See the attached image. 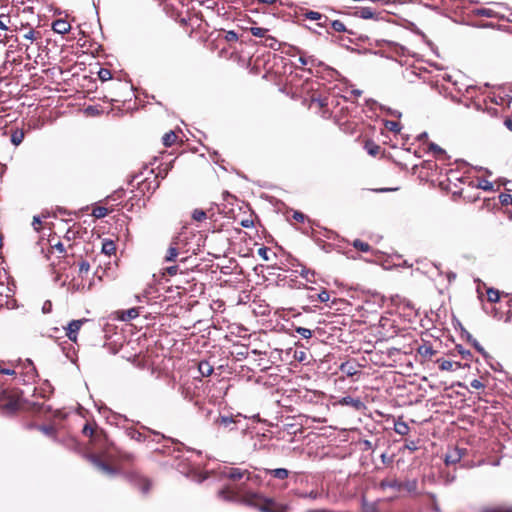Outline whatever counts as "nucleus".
<instances>
[{"instance_id": "f257e3e1", "label": "nucleus", "mask_w": 512, "mask_h": 512, "mask_svg": "<svg viewBox=\"0 0 512 512\" xmlns=\"http://www.w3.org/2000/svg\"><path fill=\"white\" fill-rule=\"evenodd\" d=\"M84 436L88 437L94 452L92 454L102 455L107 460L122 459L132 461L134 455L122 451L109 439L107 433L99 428L94 421H87L82 428Z\"/></svg>"}, {"instance_id": "f03ea898", "label": "nucleus", "mask_w": 512, "mask_h": 512, "mask_svg": "<svg viewBox=\"0 0 512 512\" xmlns=\"http://www.w3.org/2000/svg\"><path fill=\"white\" fill-rule=\"evenodd\" d=\"M219 498L229 501L237 502L246 506H250L261 511L264 495L254 491H246L245 488L239 487L234 489L231 485L224 486L218 491Z\"/></svg>"}, {"instance_id": "7ed1b4c3", "label": "nucleus", "mask_w": 512, "mask_h": 512, "mask_svg": "<svg viewBox=\"0 0 512 512\" xmlns=\"http://www.w3.org/2000/svg\"><path fill=\"white\" fill-rule=\"evenodd\" d=\"M30 407L22 398V391L16 388L0 390V412L6 415L17 411L28 410Z\"/></svg>"}, {"instance_id": "20e7f679", "label": "nucleus", "mask_w": 512, "mask_h": 512, "mask_svg": "<svg viewBox=\"0 0 512 512\" xmlns=\"http://www.w3.org/2000/svg\"><path fill=\"white\" fill-rule=\"evenodd\" d=\"M222 476L236 484L232 486L234 489L244 488L245 484L249 481L258 483L260 479L259 476L252 474L249 470L239 467H225L222 471Z\"/></svg>"}, {"instance_id": "39448f33", "label": "nucleus", "mask_w": 512, "mask_h": 512, "mask_svg": "<svg viewBox=\"0 0 512 512\" xmlns=\"http://www.w3.org/2000/svg\"><path fill=\"white\" fill-rule=\"evenodd\" d=\"M190 250L186 233H179L172 239L164 260L166 262H177L180 256L183 257V255L188 254Z\"/></svg>"}, {"instance_id": "423d86ee", "label": "nucleus", "mask_w": 512, "mask_h": 512, "mask_svg": "<svg viewBox=\"0 0 512 512\" xmlns=\"http://www.w3.org/2000/svg\"><path fill=\"white\" fill-rule=\"evenodd\" d=\"M140 177H141V175L134 176L133 180L130 182V184L134 187L135 185L133 183L136 181V187H137L138 194H136L134 197H138V196L144 197L147 194L151 195L156 191V189L159 188V186H160L159 176L157 174H155L153 172V170L149 171L148 176H146L142 179H140Z\"/></svg>"}, {"instance_id": "0eeeda50", "label": "nucleus", "mask_w": 512, "mask_h": 512, "mask_svg": "<svg viewBox=\"0 0 512 512\" xmlns=\"http://www.w3.org/2000/svg\"><path fill=\"white\" fill-rule=\"evenodd\" d=\"M290 506L286 503L278 502L275 498L264 496L260 512H289Z\"/></svg>"}, {"instance_id": "6e6552de", "label": "nucleus", "mask_w": 512, "mask_h": 512, "mask_svg": "<svg viewBox=\"0 0 512 512\" xmlns=\"http://www.w3.org/2000/svg\"><path fill=\"white\" fill-rule=\"evenodd\" d=\"M127 477L130 483L139 488L143 494H147L150 491L152 483L147 477L138 472H130Z\"/></svg>"}, {"instance_id": "1a4fd4ad", "label": "nucleus", "mask_w": 512, "mask_h": 512, "mask_svg": "<svg viewBox=\"0 0 512 512\" xmlns=\"http://www.w3.org/2000/svg\"><path fill=\"white\" fill-rule=\"evenodd\" d=\"M299 16H302L304 19L316 21L317 25L320 27H327L329 18L317 11L309 10L307 8H300Z\"/></svg>"}, {"instance_id": "9d476101", "label": "nucleus", "mask_w": 512, "mask_h": 512, "mask_svg": "<svg viewBox=\"0 0 512 512\" xmlns=\"http://www.w3.org/2000/svg\"><path fill=\"white\" fill-rule=\"evenodd\" d=\"M88 322V319L82 318L78 320H72L68 323L66 327H64L65 335L67 338L73 342L76 343L78 339V332L82 328V326Z\"/></svg>"}, {"instance_id": "9b49d317", "label": "nucleus", "mask_w": 512, "mask_h": 512, "mask_svg": "<svg viewBox=\"0 0 512 512\" xmlns=\"http://www.w3.org/2000/svg\"><path fill=\"white\" fill-rule=\"evenodd\" d=\"M88 460L99 470L107 474H113L115 472L114 468L107 463V459H105L102 455L97 454H89Z\"/></svg>"}, {"instance_id": "f8f14e48", "label": "nucleus", "mask_w": 512, "mask_h": 512, "mask_svg": "<svg viewBox=\"0 0 512 512\" xmlns=\"http://www.w3.org/2000/svg\"><path fill=\"white\" fill-rule=\"evenodd\" d=\"M190 259L189 256H183L178 258V264L167 266L163 269V276H175L178 272L183 273L185 270H188L189 267L186 266V262Z\"/></svg>"}, {"instance_id": "ddd939ff", "label": "nucleus", "mask_w": 512, "mask_h": 512, "mask_svg": "<svg viewBox=\"0 0 512 512\" xmlns=\"http://www.w3.org/2000/svg\"><path fill=\"white\" fill-rule=\"evenodd\" d=\"M215 215H216L215 207L211 205L207 209H202V208L194 209L191 214V218L195 222H203L207 219H211V220L214 219Z\"/></svg>"}, {"instance_id": "4468645a", "label": "nucleus", "mask_w": 512, "mask_h": 512, "mask_svg": "<svg viewBox=\"0 0 512 512\" xmlns=\"http://www.w3.org/2000/svg\"><path fill=\"white\" fill-rule=\"evenodd\" d=\"M140 309V307H133L126 310H119L116 312L117 318L121 321H131L139 316Z\"/></svg>"}, {"instance_id": "2eb2a0df", "label": "nucleus", "mask_w": 512, "mask_h": 512, "mask_svg": "<svg viewBox=\"0 0 512 512\" xmlns=\"http://www.w3.org/2000/svg\"><path fill=\"white\" fill-rule=\"evenodd\" d=\"M339 404L343 406H350L356 411H360L365 408V404L361 401L360 398H353L351 396L342 397L339 400Z\"/></svg>"}, {"instance_id": "dca6fc26", "label": "nucleus", "mask_w": 512, "mask_h": 512, "mask_svg": "<svg viewBox=\"0 0 512 512\" xmlns=\"http://www.w3.org/2000/svg\"><path fill=\"white\" fill-rule=\"evenodd\" d=\"M328 106V99L321 98L316 94H313L310 98L309 108H316L318 111L323 114L326 112V108Z\"/></svg>"}, {"instance_id": "f3484780", "label": "nucleus", "mask_w": 512, "mask_h": 512, "mask_svg": "<svg viewBox=\"0 0 512 512\" xmlns=\"http://www.w3.org/2000/svg\"><path fill=\"white\" fill-rule=\"evenodd\" d=\"M264 473L266 475H270L271 477H273L274 479H277V480H286L291 474V472L286 468H276V469L265 468Z\"/></svg>"}, {"instance_id": "a211bd4d", "label": "nucleus", "mask_w": 512, "mask_h": 512, "mask_svg": "<svg viewBox=\"0 0 512 512\" xmlns=\"http://www.w3.org/2000/svg\"><path fill=\"white\" fill-rule=\"evenodd\" d=\"M214 424L220 429H230L232 430V425L236 424V420L232 416L220 415L214 421Z\"/></svg>"}, {"instance_id": "6ab92c4d", "label": "nucleus", "mask_w": 512, "mask_h": 512, "mask_svg": "<svg viewBox=\"0 0 512 512\" xmlns=\"http://www.w3.org/2000/svg\"><path fill=\"white\" fill-rule=\"evenodd\" d=\"M82 233V226L79 223H74L69 227L64 235V239L68 242H72L79 238Z\"/></svg>"}, {"instance_id": "aec40b11", "label": "nucleus", "mask_w": 512, "mask_h": 512, "mask_svg": "<svg viewBox=\"0 0 512 512\" xmlns=\"http://www.w3.org/2000/svg\"><path fill=\"white\" fill-rule=\"evenodd\" d=\"M53 31L59 34H65L71 29V25L63 19H58L52 24Z\"/></svg>"}, {"instance_id": "412c9836", "label": "nucleus", "mask_w": 512, "mask_h": 512, "mask_svg": "<svg viewBox=\"0 0 512 512\" xmlns=\"http://www.w3.org/2000/svg\"><path fill=\"white\" fill-rule=\"evenodd\" d=\"M469 185L475 186L476 188L482 189L484 191H494V185L492 182L486 179H476L469 181Z\"/></svg>"}, {"instance_id": "4be33fe9", "label": "nucleus", "mask_w": 512, "mask_h": 512, "mask_svg": "<svg viewBox=\"0 0 512 512\" xmlns=\"http://www.w3.org/2000/svg\"><path fill=\"white\" fill-rule=\"evenodd\" d=\"M453 86H454V89L459 93V94H463V91L467 94V99H471L473 97V93L475 92L476 90V87L474 85H463V86H459L458 82L457 81H454L453 82Z\"/></svg>"}, {"instance_id": "5701e85b", "label": "nucleus", "mask_w": 512, "mask_h": 512, "mask_svg": "<svg viewBox=\"0 0 512 512\" xmlns=\"http://www.w3.org/2000/svg\"><path fill=\"white\" fill-rule=\"evenodd\" d=\"M431 183L439 187L443 192L448 190V177L447 174L442 175V171L438 177L431 179Z\"/></svg>"}, {"instance_id": "b1692460", "label": "nucleus", "mask_w": 512, "mask_h": 512, "mask_svg": "<svg viewBox=\"0 0 512 512\" xmlns=\"http://www.w3.org/2000/svg\"><path fill=\"white\" fill-rule=\"evenodd\" d=\"M418 488V482L416 479L406 480L404 482H400V491L406 490L409 493H416Z\"/></svg>"}, {"instance_id": "393cba45", "label": "nucleus", "mask_w": 512, "mask_h": 512, "mask_svg": "<svg viewBox=\"0 0 512 512\" xmlns=\"http://www.w3.org/2000/svg\"><path fill=\"white\" fill-rule=\"evenodd\" d=\"M312 294L309 295V298L312 300L317 299L321 303H326L330 300V293L323 289L320 292H317L315 290H312Z\"/></svg>"}, {"instance_id": "a878e982", "label": "nucleus", "mask_w": 512, "mask_h": 512, "mask_svg": "<svg viewBox=\"0 0 512 512\" xmlns=\"http://www.w3.org/2000/svg\"><path fill=\"white\" fill-rule=\"evenodd\" d=\"M101 250L107 256H111L112 254H115V252H116V244L112 240L105 239L102 242V249Z\"/></svg>"}, {"instance_id": "bb28decb", "label": "nucleus", "mask_w": 512, "mask_h": 512, "mask_svg": "<svg viewBox=\"0 0 512 512\" xmlns=\"http://www.w3.org/2000/svg\"><path fill=\"white\" fill-rule=\"evenodd\" d=\"M394 430L397 434L404 436L409 433L410 428L406 422L402 421L401 419H398L397 421H395Z\"/></svg>"}, {"instance_id": "cd10ccee", "label": "nucleus", "mask_w": 512, "mask_h": 512, "mask_svg": "<svg viewBox=\"0 0 512 512\" xmlns=\"http://www.w3.org/2000/svg\"><path fill=\"white\" fill-rule=\"evenodd\" d=\"M0 374H5V375H15L16 372H15V369H14V364L12 362H5L3 360H0Z\"/></svg>"}, {"instance_id": "c85d7f7f", "label": "nucleus", "mask_w": 512, "mask_h": 512, "mask_svg": "<svg viewBox=\"0 0 512 512\" xmlns=\"http://www.w3.org/2000/svg\"><path fill=\"white\" fill-rule=\"evenodd\" d=\"M24 137H25V132L23 129H15L11 133V142L15 146H18L23 142Z\"/></svg>"}, {"instance_id": "c756f323", "label": "nucleus", "mask_w": 512, "mask_h": 512, "mask_svg": "<svg viewBox=\"0 0 512 512\" xmlns=\"http://www.w3.org/2000/svg\"><path fill=\"white\" fill-rule=\"evenodd\" d=\"M177 139L178 135L174 131H169L165 133L164 136L162 137L163 145L166 147H170L176 143Z\"/></svg>"}, {"instance_id": "7c9ffc66", "label": "nucleus", "mask_w": 512, "mask_h": 512, "mask_svg": "<svg viewBox=\"0 0 512 512\" xmlns=\"http://www.w3.org/2000/svg\"><path fill=\"white\" fill-rule=\"evenodd\" d=\"M198 370L203 377H208L213 373V367L207 361H201Z\"/></svg>"}, {"instance_id": "2f4dec72", "label": "nucleus", "mask_w": 512, "mask_h": 512, "mask_svg": "<svg viewBox=\"0 0 512 512\" xmlns=\"http://www.w3.org/2000/svg\"><path fill=\"white\" fill-rule=\"evenodd\" d=\"M352 246L355 249H357L358 251H361V252H364V253H367V252L372 250V247L367 242H364V241H362L360 239H355L352 242Z\"/></svg>"}, {"instance_id": "473e14b6", "label": "nucleus", "mask_w": 512, "mask_h": 512, "mask_svg": "<svg viewBox=\"0 0 512 512\" xmlns=\"http://www.w3.org/2000/svg\"><path fill=\"white\" fill-rule=\"evenodd\" d=\"M380 487H390L400 491V482L397 479H383L380 483Z\"/></svg>"}, {"instance_id": "72a5a7b5", "label": "nucleus", "mask_w": 512, "mask_h": 512, "mask_svg": "<svg viewBox=\"0 0 512 512\" xmlns=\"http://www.w3.org/2000/svg\"><path fill=\"white\" fill-rule=\"evenodd\" d=\"M109 214V210L106 207L103 206H96L92 210V216H94L97 219L104 218Z\"/></svg>"}, {"instance_id": "f704fd0d", "label": "nucleus", "mask_w": 512, "mask_h": 512, "mask_svg": "<svg viewBox=\"0 0 512 512\" xmlns=\"http://www.w3.org/2000/svg\"><path fill=\"white\" fill-rule=\"evenodd\" d=\"M488 301L491 303H496L500 299V292L494 288H487L486 290Z\"/></svg>"}, {"instance_id": "c9c22d12", "label": "nucleus", "mask_w": 512, "mask_h": 512, "mask_svg": "<svg viewBox=\"0 0 512 512\" xmlns=\"http://www.w3.org/2000/svg\"><path fill=\"white\" fill-rule=\"evenodd\" d=\"M328 25H330L331 28L335 32H344V31H346L345 24L342 21H340V20H330L329 19Z\"/></svg>"}, {"instance_id": "e433bc0d", "label": "nucleus", "mask_w": 512, "mask_h": 512, "mask_svg": "<svg viewBox=\"0 0 512 512\" xmlns=\"http://www.w3.org/2000/svg\"><path fill=\"white\" fill-rule=\"evenodd\" d=\"M263 44L274 50H278L280 47V43L272 36H266Z\"/></svg>"}, {"instance_id": "4c0bfd02", "label": "nucleus", "mask_w": 512, "mask_h": 512, "mask_svg": "<svg viewBox=\"0 0 512 512\" xmlns=\"http://www.w3.org/2000/svg\"><path fill=\"white\" fill-rule=\"evenodd\" d=\"M463 451L464 450H462L458 447H455L453 449V451L450 450V463H456V462L460 461V459L462 458V455H463Z\"/></svg>"}, {"instance_id": "58836bf2", "label": "nucleus", "mask_w": 512, "mask_h": 512, "mask_svg": "<svg viewBox=\"0 0 512 512\" xmlns=\"http://www.w3.org/2000/svg\"><path fill=\"white\" fill-rule=\"evenodd\" d=\"M475 14L477 16L487 17V18H493L496 17V12H494L491 9L488 8H478L475 10Z\"/></svg>"}, {"instance_id": "ea45409f", "label": "nucleus", "mask_w": 512, "mask_h": 512, "mask_svg": "<svg viewBox=\"0 0 512 512\" xmlns=\"http://www.w3.org/2000/svg\"><path fill=\"white\" fill-rule=\"evenodd\" d=\"M365 148L368 153L372 156H376L379 154L381 147L371 141L366 142Z\"/></svg>"}, {"instance_id": "a19ab883", "label": "nucleus", "mask_w": 512, "mask_h": 512, "mask_svg": "<svg viewBox=\"0 0 512 512\" xmlns=\"http://www.w3.org/2000/svg\"><path fill=\"white\" fill-rule=\"evenodd\" d=\"M53 239H49L50 247L52 250H56L59 254H61L63 257L66 255V250L60 241L56 243H52Z\"/></svg>"}, {"instance_id": "79ce46f5", "label": "nucleus", "mask_w": 512, "mask_h": 512, "mask_svg": "<svg viewBox=\"0 0 512 512\" xmlns=\"http://www.w3.org/2000/svg\"><path fill=\"white\" fill-rule=\"evenodd\" d=\"M141 354H142V351H139L138 353H135V354H129V355H124V357L127 359V360H130L132 361V363L140 366L141 365V362L143 360V358L141 357Z\"/></svg>"}, {"instance_id": "37998d69", "label": "nucleus", "mask_w": 512, "mask_h": 512, "mask_svg": "<svg viewBox=\"0 0 512 512\" xmlns=\"http://www.w3.org/2000/svg\"><path fill=\"white\" fill-rule=\"evenodd\" d=\"M24 39L30 41L31 43L34 42L37 39H40V32L34 31L33 29H30L28 32H26L23 35Z\"/></svg>"}, {"instance_id": "c03bdc74", "label": "nucleus", "mask_w": 512, "mask_h": 512, "mask_svg": "<svg viewBox=\"0 0 512 512\" xmlns=\"http://www.w3.org/2000/svg\"><path fill=\"white\" fill-rule=\"evenodd\" d=\"M39 430L50 437H54L56 435V429L52 425L39 426Z\"/></svg>"}, {"instance_id": "a18cd8bd", "label": "nucleus", "mask_w": 512, "mask_h": 512, "mask_svg": "<svg viewBox=\"0 0 512 512\" xmlns=\"http://www.w3.org/2000/svg\"><path fill=\"white\" fill-rule=\"evenodd\" d=\"M250 32L255 37H266L268 29L262 27H251Z\"/></svg>"}, {"instance_id": "49530a36", "label": "nucleus", "mask_w": 512, "mask_h": 512, "mask_svg": "<svg viewBox=\"0 0 512 512\" xmlns=\"http://www.w3.org/2000/svg\"><path fill=\"white\" fill-rule=\"evenodd\" d=\"M298 62L300 63V67H304L307 65H313L315 62V59L312 56H305L303 54L300 55Z\"/></svg>"}, {"instance_id": "de8ad7c7", "label": "nucleus", "mask_w": 512, "mask_h": 512, "mask_svg": "<svg viewBox=\"0 0 512 512\" xmlns=\"http://www.w3.org/2000/svg\"><path fill=\"white\" fill-rule=\"evenodd\" d=\"M98 76L99 79L104 82L112 78V73L109 69L101 68L98 72Z\"/></svg>"}, {"instance_id": "09e8293b", "label": "nucleus", "mask_w": 512, "mask_h": 512, "mask_svg": "<svg viewBox=\"0 0 512 512\" xmlns=\"http://www.w3.org/2000/svg\"><path fill=\"white\" fill-rule=\"evenodd\" d=\"M499 201L503 206L512 204V196L508 193H501L499 195Z\"/></svg>"}, {"instance_id": "8fccbe9b", "label": "nucleus", "mask_w": 512, "mask_h": 512, "mask_svg": "<svg viewBox=\"0 0 512 512\" xmlns=\"http://www.w3.org/2000/svg\"><path fill=\"white\" fill-rule=\"evenodd\" d=\"M321 496V493L318 490H312L309 493H299L298 497L300 498H310L317 499Z\"/></svg>"}, {"instance_id": "3c124183", "label": "nucleus", "mask_w": 512, "mask_h": 512, "mask_svg": "<svg viewBox=\"0 0 512 512\" xmlns=\"http://www.w3.org/2000/svg\"><path fill=\"white\" fill-rule=\"evenodd\" d=\"M90 270V265L86 260H83L79 264V275H87Z\"/></svg>"}, {"instance_id": "603ef678", "label": "nucleus", "mask_w": 512, "mask_h": 512, "mask_svg": "<svg viewBox=\"0 0 512 512\" xmlns=\"http://www.w3.org/2000/svg\"><path fill=\"white\" fill-rule=\"evenodd\" d=\"M429 150L433 151L435 153L436 157H438V155H440L442 157V159L444 160L443 156L445 155V151L442 148H440L437 144L431 143L429 145Z\"/></svg>"}, {"instance_id": "864d4df0", "label": "nucleus", "mask_w": 512, "mask_h": 512, "mask_svg": "<svg viewBox=\"0 0 512 512\" xmlns=\"http://www.w3.org/2000/svg\"><path fill=\"white\" fill-rule=\"evenodd\" d=\"M296 332L303 338H311L312 337V331L308 328L304 327H298L296 328Z\"/></svg>"}, {"instance_id": "5fc2aeb1", "label": "nucleus", "mask_w": 512, "mask_h": 512, "mask_svg": "<svg viewBox=\"0 0 512 512\" xmlns=\"http://www.w3.org/2000/svg\"><path fill=\"white\" fill-rule=\"evenodd\" d=\"M386 128L392 132H400L401 130L400 124L396 121H388L386 123Z\"/></svg>"}, {"instance_id": "6e6d98bb", "label": "nucleus", "mask_w": 512, "mask_h": 512, "mask_svg": "<svg viewBox=\"0 0 512 512\" xmlns=\"http://www.w3.org/2000/svg\"><path fill=\"white\" fill-rule=\"evenodd\" d=\"M470 343L473 345V347L479 352L481 353L484 357H487V353L486 351L484 350V348L479 344V342L474 338L473 340L470 341Z\"/></svg>"}, {"instance_id": "4d7b16f0", "label": "nucleus", "mask_w": 512, "mask_h": 512, "mask_svg": "<svg viewBox=\"0 0 512 512\" xmlns=\"http://www.w3.org/2000/svg\"><path fill=\"white\" fill-rule=\"evenodd\" d=\"M225 40L228 42H236L238 40V35L235 31H227L225 33Z\"/></svg>"}, {"instance_id": "13d9d810", "label": "nucleus", "mask_w": 512, "mask_h": 512, "mask_svg": "<svg viewBox=\"0 0 512 512\" xmlns=\"http://www.w3.org/2000/svg\"><path fill=\"white\" fill-rule=\"evenodd\" d=\"M468 367V363L461 364L458 361H454L450 359V371H455L457 369H460L461 367Z\"/></svg>"}, {"instance_id": "bf43d9fd", "label": "nucleus", "mask_w": 512, "mask_h": 512, "mask_svg": "<svg viewBox=\"0 0 512 512\" xmlns=\"http://www.w3.org/2000/svg\"><path fill=\"white\" fill-rule=\"evenodd\" d=\"M32 226L35 231L39 232L42 229V221L38 216L33 217Z\"/></svg>"}, {"instance_id": "052dcab7", "label": "nucleus", "mask_w": 512, "mask_h": 512, "mask_svg": "<svg viewBox=\"0 0 512 512\" xmlns=\"http://www.w3.org/2000/svg\"><path fill=\"white\" fill-rule=\"evenodd\" d=\"M154 436V438L152 439V441H155L157 443H160L161 441H166L168 440L163 434L159 433V432H151Z\"/></svg>"}, {"instance_id": "680f3d73", "label": "nucleus", "mask_w": 512, "mask_h": 512, "mask_svg": "<svg viewBox=\"0 0 512 512\" xmlns=\"http://www.w3.org/2000/svg\"><path fill=\"white\" fill-rule=\"evenodd\" d=\"M458 352L462 355L463 359H468L471 356L470 351L464 350L461 345H457Z\"/></svg>"}, {"instance_id": "e2e57ef3", "label": "nucleus", "mask_w": 512, "mask_h": 512, "mask_svg": "<svg viewBox=\"0 0 512 512\" xmlns=\"http://www.w3.org/2000/svg\"><path fill=\"white\" fill-rule=\"evenodd\" d=\"M470 386L474 389H482L484 388V384L478 380V379H474L470 382Z\"/></svg>"}, {"instance_id": "0e129e2a", "label": "nucleus", "mask_w": 512, "mask_h": 512, "mask_svg": "<svg viewBox=\"0 0 512 512\" xmlns=\"http://www.w3.org/2000/svg\"><path fill=\"white\" fill-rule=\"evenodd\" d=\"M461 337L465 338L468 342L474 339L464 327H461Z\"/></svg>"}, {"instance_id": "69168bd1", "label": "nucleus", "mask_w": 512, "mask_h": 512, "mask_svg": "<svg viewBox=\"0 0 512 512\" xmlns=\"http://www.w3.org/2000/svg\"><path fill=\"white\" fill-rule=\"evenodd\" d=\"M293 219L298 221V222H304L305 215L303 213H301V212L295 211L293 213Z\"/></svg>"}, {"instance_id": "338daca9", "label": "nucleus", "mask_w": 512, "mask_h": 512, "mask_svg": "<svg viewBox=\"0 0 512 512\" xmlns=\"http://www.w3.org/2000/svg\"><path fill=\"white\" fill-rule=\"evenodd\" d=\"M268 249L266 247H262L258 250V255L262 257L264 260H268Z\"/></svg>"}, {"instance_id": "774afa93", "label": "nucleus", "mask_w": 512, "mask_h": 512, "mask_svg": "<svg viewBox=\"0 0 512 512\" xmlns=\"http://www.w3.org/2000/svg\"><path fill=\"white\" fill-rule=\"evenodd\" d=\"M405 448L410 451H415L417 449V446L414 441H406Z\"/></svg>"}]
</instances>
